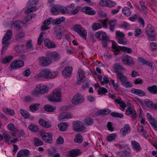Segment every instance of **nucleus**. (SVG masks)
Segmentation results:
<instances>
[{
    "mask_svg": "<svg viewBox=\"0 0 157 157\" xmlns=\"http://www.w3.org/2000/svg\"><path fill=\"white\" fill-rule=\"evenodd\" d=\"M48 100L52 102H59L62 99L60 90L59 88L54 89L52 93L47 97Z\"/></svg>",
    "mask_w": 157,
    "mask_h": 157,
    "instance_id": "f257e3e1",
    "label": "nucleus"
},
{
    "mask_svg": "<svg viewBox=\"0 0 157 157\" xmlns=\"http://www.w3.org/2000/svg\"><path fill=\"white\" fill-rule=\"evenodd\" d=\"M58 74V72L51 69H43L40 73V78L50 79L56 78Z\"/></svg>",
    "mask_w": 157,
    "mask_h": 157,
    "instance_id": "f03ea898",
    "label": "nucleus"
},
{
    "mask_svg": "<svg viewBox=\"0 0 157 157\" xmlns=\"http://www.w3.org/2000/svg\"><path fill=\"white\" fill-rule=\"evenodd\" d=\"M12 36V31L11 30H8L7 31L4 37H3L2 42L3 45L1 51V54L3 55L5 52L7 48L10 45L9 42L11 39Z\"/></svg>",
    "mask_w": 157,
    "mask_h": 157,
    "instance_id": "7ed1b4c3",
    "label": "nucleus"
},
{
    "mask_svg": "<svg viewBox=\"0 0 157 157\" xmlns=\"http://www.w3.org/2000/svg\"><path fill=\"white\" fill-rule=\"evenodd\" d=\"M73 30L83 39L86 40L87 35V30L80 25H75L73 27Z\"/></svg>",
    "mask_w": 157,
    "mask_h": 157,
    "instance_id": "20e7f679",
    "label": "nucleus"
},
{
    "mask_svg": "<svg viewBox=\"0 0 157 157\" xmlns=\"http://www.w3.org/2000/svg\"><path fill=\"white\" fill-rule=\"evenodd\" d=\"M112 48L115 52V54L116 55H117L119 54L120 50L128 53H130L132 52L131 48L124 46H118L116 44H113Z\"/></svg>",
    "mask_w": 157,
    "mask_h": 157,
    "instance_id": "39448f33",
    "label": "nucleus"
},
{
    "mask_svg": "<svg viewBox=\"0 0 157 157\" xmlns=\"http://www.w3.org/2000/svg\"><path fill=\"white\" fill-rule=\"evenodd\" d=\"M108 21V19H106L103 20L99 21V23H94L92 26V29L94 31H96L101 28L102 27L105 29H107V23Z\"/></svg>",
    "mask_w": 157,
    "mask_h": 157,
    "instance_id": "423d86ee",
    "label": "nucleus"
},
{
    "mask_svg": "<svg viewBox=\"0 0 157 157\" xmlns=\"http://www.w3.org/2000/svg\"><path fill=\"white\" fill-rule=\"evenodd\" d=\"M73 129L75 132H80L85 128L83 123L79 121H75L72 123Z\"/></svg>",
    "mask_w": 157,
    "mask_h": 157,
    "instance_id": "0eeeda50",
    "label": "nucleus"
},
{
    "mask_svg": "<svg viewBox=\"0 0 157 157\" xmlns=\"http://www.w3.org/2000/svg\"><path fill=\"white\" fill-rule=\"evenodd\" d=\"M84 97L81 94L77 93L75 95L71 100V103L74 105H78L84 102Z\"/></svg>",
    "mask_w": 157,
    "mask_h": 157,
    "instance_id": "6e6552de",
    "label": "nucleus"
},
{
    "mask_svg": "<svg viewBox=\"0 0 157 157\" xmlns=\"http://www.w3.org/2000/svg\"><path fill=\"white\" fill-rule=\"evenodd\" d=\"M50 11L52 14L54 15H58L60 13L63 14V12H64L63 6L59 5H53L51 8Z\"/></svg>",
    "mask_w": 157,
    "mask_h": 157,
    "instance_id": "1a4fd4ad",
    "label": "nucleus"
},
{
    "mask_svg": "<svg viewBox=\"0 0 157 157\" xmlns=\"http://www.w3.org/2000/svg\"><path fill=\"white\" fill-rule=\"evenodd\" d=\"M46 56L51 58L52 61L53 62L58 61L60 59L59 54L56 52L48 51L46 53Z\"/></svg>",
    "mask_w": 157,
    "mask_h": 157,
    "instance_id": "9d476101",
    "label": "nucleus"
},
{
    "mask_svg": "<svg viewBox=\"0 0 157 157\" xmlns=\"http://www.w3.org/2000/svg\"><path fill=\"white\" fill-rule=\"evenodd\" d=\"M77 78L76 84H80L85 81V75L82 69H78L77 72Z\"/></svg>",
    "mask_w": 157,
    "mask_h": 157,
    "instance_id": "9b49d317",
    "label": "nucleus"
},
{
    "mask_svg": "<svg viewBox=\"0 0 157 157\" xmlns=\"http://www.w3.org/2000/svg\"><path fill=\"white\" fill-rule=\"evenodd\" d=\"M41 136L42 140L45 142L51 143L52 141V134L51 132H42L41 133Z\"/></svg>",
    "mask_w": 157,
    "mask_h": 157,
    "instance_id": "f8f14e48",
    "label": "nucleus"
},
{
    "mask_svg": "<svg viewBox=\"0 0 157 157\" xmlns=\"http://www.w3.org/2000/svg\"><path fill=\"white\" fill-rule=\"evenodd\" d=\"M122 61L124 64L129 65H132L134 63L133 60L132 58L126 54L122 55Z\"/></svg>",
    "mask_w": 157,
    "mask_h": 157,
    "instance_id": "ddd939ff",
    "label": "nucleus"
},
{
    "mask_svg": "<svg viewBox=\"0 0 157 157\" xmlns=\"http://www.w3.org/2000/svg\"><path fill=\"white\" fill-rule=\"evenodd\" d=\"M24 65V63L21 60H16L12 62L10 64V67L11 69L15 68H19L22 67Z\"/></svg>",
    "mask_w": 157,
    "mask_h": 157,
    "instance_id": "4468645a",
    "label": "nucleus"
},
{
    "mask_svg": "<svg viewBox=\"0 0 157 157\" xmlns=\"http://www.w3.org/2000/svg\"><path fill=\"white\" fill-rule=\"evenodd\" d=\"M52 19V18L50 17L45 20L41 27V30L42 31H44L49 29L50 28L48 26L51 24Z\"/></svg>",
    "mask_w": 157,
    "mask_h": 157,
    "instance_id": "2eb2a0df",
    "label": "nucleus"
},
{
    "mask_svg": "<svg viewBox=\"0 0 157 157\" xmlns=\"http://www.w3.org/2000/svg\"><path fill=\"white\" fill-rule=\"evenodd\" d=\"M95 36L99 40H109V38L107 36L106 33L102 31L97 32L95 34Z\"/></svg>",
    "mask_w": 157,
    "mask_h": 157,
    "instance_id": "dca6fc26",
    "label": "nucleus"
},
{
    "mask_svg": "<svg viewBox=\"0 0 157 157\" xmlns=\"http://www.w3.org/2000/svg\"><path fill=\"white\" fill-rule=\"evenodd\" d=\"M131 131V128L128 124H125L124 127L121 129L120 131L121 134L123 136H125L127 134L129 133Z\"/></svg>",
    "mask_w": 157,
    "mask_h": 157,
    "instance_id": "f3484780",
    "label": "nucleus"
},
{
    "mask_svg": "<svg viewBox=\"0 0 157 157\" xmlns=\"http://www.w3.org/2000/svg\"><path fill=\"white\" fill-rule=\"evenodd\" d=\"M44 45L49 48H53L56 47V45L52 41L46 38L44 40Z\"/></svg>",
    "mask_w": 157,
    "mask_h": 157,
    "instance_id": "a211bd4d",
    "label": "nucleus"
},
{
    "mask_svg": "<svg viewBox=\"0 0 157 157\" xmlns=\"http://www.w3.org/2000/svg\"><path fill=\"white\" fill-rule=\"evenodd\" d=\"M30 153V151L27 149L20 150L17 154V157H24L28 156Z\"/></svg>",
    "mask_w": 157,
    "mask_h": 157,
    "instance_id": "6ab92c4d",
    "label": "nucleus"
},
{
    "mask_svg": "<svg viewBox=\"0 0 157 157\" xmlns=\"http://www.w3.org/2000/svg\"><path fill=\"white\" fill-rule=\"evenodd\" d=\"M82 11L84 13L90 15H94L96 13L95 11L89 6H85L82 9Z\"/></svg>",
    "mask_w": 157,
    "mask_h": 157,
    "instance_id": "aec40b11",
    "label": "nucleus"
},
{
    "mask_svg": "<svg viewBox=\"0 0 157 157\" xmlns=\"http://www.w3.org/2000/svg\"><path fill=\"white\" fill-rule=\"evenodd\" d=\"M54 32L57 38L61 39L63 33V28L59 27H56L55 29Z\"/></svg>",
    "mask_w": 157,
    "mask_h": 157,
    "instance_id": "412c9836",
    "label": "nucleus"
},
{
    "mask_svg": "<svg viewBox=\"0 0 157 157\" xmlns=\"http://www.w3.org/2000/svg\"><path fill=\"white\" fill-rule=\"evenodd\" d=\"M108 23L110 25L109 29L110 31L112 32L114 31L117 24L116 19H113L109 20Z\"/></svg>",
    "mask_w": 157,
    "mask_h": 157,
    "instance_id": "4be33fe9",
    "label": "nucleus"
},
{
    "mask_svg": "<svg viewBox=\"0 0 157 157\" xmlns=\"http://www.w3.org/2000/svg\"><path fill=\"white\" fill-rule=\"evenodd\" d=\"M130 92L132 94L137 95L140 97L144 96L146 95L145 92L140 89L133 88L131 90Z\"/></svg>",
    "mask_w": 157,
    "mask_h": 157,
    "instance_id": "5701e85b",
    "label": "nucleus"
},
{
    "mask_svg": "<svg viewBox=\"0 0 157 157\" xmlns=\"http://www.w3.org/2000/svg\"><path fill=\"white\" fill-rule=\"evenodd\" d=\"M52 63V59L49 57H42L41 58V65L42 66H47Z\"/></svg>",
    "mask_w": 157,
    "mask_h": 157,
    "instance_id": "b1692460",
    "label": "nucleus"
},
{
    "mask_svg": "<svg viewBox=\"0 0 157 157\" xmlns=\"http://www.w3.org/2000/svg\"><path fill=\"white\" fill-rule=\"evenodd\" d=\"M114 101L117 103L120 106L121 108V109L124 111L125 110V108L127 106V105L125 102L123 101L121 98H119L114 100Z\"/></svg>",
    "mask_w": 157,
    "mask_h": 157,
    "instance_id": "393cba45",
    "label": "nucleus"
},
{
    "mask_svg": "<svg viewBox=\"0 0 157 157\" xmlns=\"http://www.w3.org/2000/svg\"><path fill=\"white\" fill-rule=\"evenodd\" d=\"M80 153V151L78 149H73L70 151L66 156L67 157H75Z\"/></svg>",
    "mask_w": 157,
    "mask_h": 157,
    "instance_id": "a878e982",
    "label": "nucleus"
},
{
    "mask_svg": "<svg viewBox=\"0 0 157 157\" xmlns=\"http://www.w3.org/2000/svg\"><path fill=\"white\" fill-rule=\"evenodd\" d=\"M98 76L101 85L107 84L109 83V79L107 77L105 76L102 77L101 75H98Z\"/></svg>",
    "mask_w": 157,
    "mask_h": 157,
    "instance_id": "bb28decb",
    "label": "nucleus"
},
{
    "mask_svg": "<svg viewBox=\"0 0 157 157\" xmlns=\"http://www.w3.org/2000/svg\"><path fill=\"white\" fill-rule=\"evenodd\" d=\"M145 31L146 35L150 34H155V33L154 27L150 24L147 25Z\"/></svg>",
    "mask_w": 157,
    "mask_h": 157,
    "instance_id": "cd10ccee",
    "label": "nucleus"
},
{
    "mask_svg": "<svg viewBox=\"0 0 157 157\" xmlns=\"http://www.w3.org/2000/svg\"><path fill=\"white\" fill-rule=\"evenodd\" d=\"M131 145L133 150L137 152H139L141 149L140 144L135 141H131Z\"/></svg>",
    "mask_w": 157,
    "mask_h": 157,
    "instance_id": "c85d7f7f",
    "label": "nucleus"
},
{
    "mask_svg": "<svg viewBox=\"0 0 157 157\" xmlns=\"http://www.w3.org/2000/svg\"><path fill=\"white\" fill-rule=\"evenodd\" d=\"M69 124L66 122H61L58 125V127L60 131H64L68 128Z\"/></svg>",
    "mask_w": 157,
    "mask_h": 157,
    "instance_id": "c756f323",
    "label": "nucleus"
},
{
    "mask_svg": "<svg viewBox=\"0 0 157 157\" xmlns=\"http://www.w3.org/2000/svg\"><path fill=\"white\" fill-rule=\"evenodd\" d=\"M72 74V69H64L62 71V75L65 78L71 77Z\"/></svg>",
    "mask_w": 157,
    "mask_h": 157,
    "instance_id": "7c9ffc66",
    "label": "nucleus"
},
{
    "mask_svg": "<svg viewBox=\"0 0 157 157\" xmlns=\"http://www.w3.org/2000/svg\"><path fill=\"white\" fill-rule=\"evenodd\" d=\"M40 125L46 128H48L52 126L51 122L49 121H46L41 119H40Z\"/></svg>",
    "mask_w": 157,
    "mask_h": 157,
    "instance_id": "2f4dec72",
    "label": "nucleus"
},
{
    "mask_svg": "<svg viewBox=\"0 0 157 157\" xmlns=\"http://www.w3.org/2000/svg\"><path fill=\"white\" fill-rule=\"evenodd\" d=\"M49 90L48 87L43 84H40V94H44L47 93Z\"/></svg>",
    "mask_w": 157,
    "mask_h": 157,
    "instance_id": "473e14b6",
    "label": "nucleus"
},
{
    "mask_svg": "<svg viewBox=\"0 0 157 157\" xmlns=\"http://www.w3.org/2000/svg\"><path fill=\"white\" fill-rule=\"evenodd\" d=\"M126 114L127 115L131 114L132 117L133 118L136 117V113L134 109L130 107L128 108L126 111Z\"/></svg>",
    "mask_w": 157,
    "mask_h": 157,
    "instance_id": "72a5a7b5",
    "label": "nucleus"
},
{
    "mask_svg": "<svg viewBox=\"0 0 157 157\" xmlns=\"http://www.w3.org/2000/svg\"><path fill=\"white\" fill-rule=\"evenodd\" d=\"M116 71H114L116 75L117 76L119 79L122 83L124 81H125L127 79V78L124 75L121 73L117 71V69H116Z\"/></svg>",
    "mask_w": 157,
    "mask_h": 157,
    "instance_id": "f704fd0d",
    "label": "nucleus"
},
{
    "mask_svg": "<svg viewBox=\"0 0 157 157\" xmlns=\"http://www.w3.org/2000/svg\"><path fill=\"white\" fill-rule=\"evenodd\" d=\"M75 6V4L74 3H72L67 6L65 7L63 6V9L64 11V12H63V14L66 13L67 12L69 13L74 8Z\"/></svg>",
    "mask_w": 157,
    "mask_h": 157,
    "instance_id": "c9c22d12",
    "label": "nucleus"
},
{
    "mask_svg": "<svg viewBox=\"0 0 157 157\" xmlns=\"http://www.w3.org/2000/svg\"><path fill=\"white\" fill-rule=\"evenodd\" d=\"M33 45L32 44V40H29L26 43L25 48L24 49V52L28 51L33 50Z\"/></svg>",
    "mask_w": 157,
    "mask_h": 157,
    "instance_id": "e433bc0d",
    "label": "nucleus"
},
{
    "mask_svg": "<svg viewBox=\"0 0 157 157\" xmlns=\"http://www.w3.org/2000/svg\"><path fill=\"white\" fill-rule=\"evenodd\" d=\"M20 112L21 116L25 119H27L29 118L30 114L28 111L23 109H21Z\"/></svg>",
    "mask_w": 157,
    "mask_h": 157,
    "instance_id": "4c0bfd02",
    "label": "nucleus"
},
{
    "mask_svg": "<svg viewBox=\"0 0 157 157\" xmlns=\"http://www.w3.org/2000/svg\"><path fill=\"white\" fill-rule=\"evenodd\" d=\"M2 112L6 114L12 116L15 114V112L13 110L9 109L7 108H4L2 109Z\"/></svg>",
    "mask_w": 157,
    "mask_h": 157,
    "instance_id": "58836bf2",
    "label": "nucleus"
},
{
    "mask_svg": "<svg viewBox=\"0 0 157 157\" xmlns=\"http://www.w3.org/2000/svg\"><path fill=\"white\" fill-rule=\"evenodd\" d=\"M44 108L45 110L48 112H53L56 109V107L49 105H45Z\"/></svg>",
    "mask_w": 157,
    "mask_h": 157,
    "instance_id": "ea45409f",
    "label": "nucleus"
},
{
    "mask_svg": "<svg viewBox=\"0 0 157 157\" xmlns=\"http://www.w3.org/2000/svg\"><path fill=\"white\" fill-rule=\"evenodd\" d=\"M122 13L125 16H129L131 14L132 12L130 8L125 7L122 9Z\"/></svg>",
    "mask_w": 157,
    "mask_h": 157,
    "instance_id": "a19ab883",
    "label": "nucleus"
},
{
    "mask_svg": "<svg viewBox=\"0 0 157 157\" xmlns=\"http://www.w3.org/2000/svg\"><path fill=\"white\" fill-rule=\"evenodd\" d=\"M84 122L86 125L90 126L93 124L94 123V120L92 118L86 117L85 118Z\"/></svg>",
    "mask_w": 157,
    "mask_h": 157,
    "instance_id": "79ce46f5",
    "label": "nucleus"
},
{
    "mask_svg": "<svg viewBox=\"0 0 157 157\" xmlns=\"http://www.w3.org/2000/svg\"><path fill=\"white\" fill-rule=\"evenodd\" d=\"M65 20V18L63 17L54 20L52 21V23L53 25H59L64 21Z\"/></svg>",
    "mask_w": 157,
    "mask_h": 157,
    "instance_id": "37998d69",
    "label": "nucleus"
},
{
    "mask_svg": "<svg viewBox=\"0 0 157 157\" xmlns=\"http://www.w3.org/2000/svg\"><path fill=\"white\" fill-rule=\"evenodd\" d=\"M31 94L36 97L39 96V84L37 85L36 88L31 91Z\"/></svg>",
    "mask_w": 157,
    "mask_h": 157,
    "instance_id": "c03bdc74",
    "label": "nucleus"
},
{
    "mask_svg": "<svg viewBox=\"0 0 157 157\" xmlns=\"http://www.w3.org/2000/svg\"><path fill=\"white\" fill-rule=\"evenodd\" d=\"M23 23L19 21H16L13 22L12 25L17 29H20Z\"/></svg>",
    "mask_w": 157,
    "mask_h": 157,
    "instance_id": "a18cd8bd",
    "label": "nucleus"
},
{
    "mask_svg": "<svg viewBox=\"0 0 157 157\" xmlns=\"http://www.w3.org/2000/svg\"><path fill=\"white\" fill-rule=\"evenodd\" d=\"M29 129L31 131L36 132L38 131V127L33 124H31L28 127Z\"/></svg>",
    "mask_w": 157,
    "mask_h": 157,
    "instance_id": "49530a36",
    "label": "nucleus"
},
{
    "mask_svg": "<svg viewBox=\"0 0 157 157\" xmlns=\"http://www.w3.org/2000/svg\"><path fill=\"white\" fill-rule=\"evenodd\" d=\"M39 105V104H34L31 105L29 106V109L31 112H34L38 109V108L37 106Z\"/></svg>",
    "mask_w": 157,
    "mask_h": 157,
    "instance_id": "de8ad7c7",
    "label": "nucleus"
},
{
    "mask_svg": "<svg viewBox=\"0 0 157 157\" xmlns=\"http://www.w3.org/2000/svg\"><path fill=\"white\" fill-rule=\"evenodd\" d=\"M117 134L112 133L108 136L106 138V140L108 142H111L114 140L117 137Z\"/></svg>",
    "mask_w": 157,
    "mask_h": 157,
    "instance_id": "09e8293b",
    "label": "nucleus"
},
{
    "mask_svg": "<svg viewBox=\"0 0 157 157\" xmlns=\"http://www.w3.org/2000/svg\"><path fill=\"white\" fill-rule=\"evenodd\" d=\"M144 102L147 107L150 108L153 107L154 108V105L153 103L150 99H146L144 100Z\"/></svg>",
    "mask_w": 157,
    "mask_h": 157,
    "instance_id": "8fccbe9b",
    "label": "nucleus"
},
{
    "mask_svg": "<svg viewBox=\"0 0 157 157\" xmlns=\"http://www.w3.org/2000/svg\"><path fill=\"white\" fill-rule=\"evenodd\" d=\"M147 90L152 94H155L157 93V87L155 85L148 87Z\"/></svg>",
    "mask_w": 157,
    "mask_h": 157,
    "instance_id": "3c124183",
    "label": "nucleus"
},
{
    "mask_svg": "<svg viewBox=\"0 0 157 157\" xmlns=\"http://www.w3.org/2000/svg\"><path fill=\"white\" fill-rule=\"evenodd\" d=\"M114 145L120 149H122L128 147V145L125 144L124 142H121L119 143L114 144Z\"/></svg>",
    "mask_w": 157,
    "mask_h": 157,
    "instance_id": "603ef678",
    "label": "nucleus"
},
{
    "mask_svg": "<svg viewBox=\"0 0 157 157\" xmlns=\"http://www.w3.org/2000/svg\"><path fill=\"white\" fill-rule=\"evenodd\" d=\"M149 122L155 130L157 131V119L154 118Z\"/></svg>",
    "mask_w": 157,
    "mask_h": 157,
    "instance_id": "864d4df0",
    "label": "nucleus"
},
{
    "mask_svg": "<svg viewBox=\"0 0 157 157\" xmlns=\"http://www.w3.org/2000/svg\"><path fill=\"white\" fill-rule=\"evenodd\" d=\"M13 58V56L12 55L8 56L2 59V62L4 64H6L10 62Z\"/></svg>",
    "mask_w": 157,
    "mask_h": 157,
    "instance_id": "5fc2aeb1",
    "label": "nucleus"
},
{
    "mask_svg": "<svg viewBox=\"0 0 157 157\" xmlns=\"http://www.w3.org/2000/svg\"><path fill=\"white\" fill-rule=\"evenodd\" d=\"M2 138L6 142L8 143L10 142L11 138L10 136L8 134L4 133L2 134Z\"/></svg>",
    "mask_w": 157,
    "mask_h": 157,
    "instance_id": "6e6d98bb",
    "label": "nucleus"
},
{
    "mask_svg": "<svg viewBox=\"0 0 157 157\" xmlns=\"http://www.w3.org/2000/svg\"><path fill=\"white\" fill-rule=\"evenodd\" d=\"M111 110L108 109L102 110L98 111L97 113V115H105L109 113Z\"/></svg>",
    "mask_w": 157,
    "mask_h": 157,
    "instance_id": "4d7b16f0",
    "label": "nucleus"
},
{
    "mask_svg": "<svg viewBox=\"0 0 157 157\" xmlns=\"http://www.w3.org/2000/svg\"><path fill=\"white\" fill-rule=\"evenodd\" d=\"M107 90L105 88L101 87L98 89V93L100 95L105 94L107 92Z\"/></svg>",
    "mask_w": 157,
    "mask_h": 157,
    "instance_id": "13d9d810",
    "label": "nucleus"
},
{
    "mask_svg": "<svg viewBox=\"0 0 157 157\" xmlns=\"http://www.w3.org/2000/svg\"><path fill=\"white\" fill-rule=\"evenodd\" d=\"M82 138L81 135L78 134L75 138V142L78 143H81L82 141Z\"/></svg>",
    "mask_w": 157,
    "mask_h": 157,
    "instance_id": "bf43d9fd",
    "label": "nucleus"
},
{
    "mask_svg": "<svg viewBox=\"0 0 157 157\" xmlns=\"http://www.w3.org/2000/svg\"><path fill=\"white\" fill-rule=\"evenodd\" d=\"M110 115L113 117H117L120 118H123L124 116L123 114L122 113H120L115 112H113L111 113H110Z\"/></svg>",
    "mask_w": 157,
    "mask_h": 157,
    "instance_id": "052dcab7",
    "label": "nucleus"
},
{
    "mask_svg": "<svg viewBox=\"0 0 157 157\" xmlns=\"http://www.w3.org/2000/svg\"><path fill=\"white\" fill-rule=\"evenodd\" d=\"M33 100V97L29 95L25 96L24 97V100L25 102H32Z\"/></svg>",
    "mask_w": 157,
    "mask_h": 157,
    "instance_id": "680f3d73",
    "label": "nucleus"
},
{
    "mask_svg": "<svg viewBox=\"0 0 157 157\" xmlns=\"http://www.w3.org/2000/svg\"><path fill=\"white\" fill-rule=\"evenodd\" d=\"M7 128L9 131L13 132L16 131V128L12 123L9 124L7 125Z\"/></svg>",
    "mask_w": 157,
    "mask_h": 157,
    "instance_id": "e2e57ef3",
    "label": "nucleus"
},
{
    "mask_svg": "<svg viewBox=\"0 0 157 157\" xmlns=\"http://www.w3.org/2000/svg\"><path fill=\"white\" fill-rule=\"evenodd\" d=\"M81 9V7L80 6H77L75 9L71 10L69 13L72 15H75Z\"/></svg>",
    "mask_w": 157,
    "mask_h": 157,
    "instance_id": "0e129e2a",
    "label": "nucleus"
},
{
    "mask_svg": "<svg viewBox=\"0 0 157 157\" xmlns=\"http://www.w3.org/2000/svg\"><path fill=\"white\" fill-rule=\"evenodd\" d=\"M36 7H32L27 9L25 11V13L26 14L30 13L33 12L36 10Z\"/></svg>",
    "mask_w": 157,
    "mask_h": 157,
    "instance_id": "69168bd1",
    "label": "nucleus"
},
{
    "mask_svg": "<svg viewBox=\"0 0 157 157\" xmlns=\"http://www.w3.org/2000/svg\"><path fill=\"white\" fill-rule=\"evenodd\" d=\"M148 37V39L149 40L151 41H154L156 39L155 36L156 35L155 33V34H150L146 35Z\"/></svg>",
    "mask_w": 157,
    "mask_h": 157,
    "instance_id": "338daca9",
    "label": "nucleus"
},
{
    "mask_svg": "<svg viewBox=\"0 0 157 157\" xmlns=\"http://www.w3.org/2000/svg\"><path fill=\"white\" fill-rule=\"evenodd\" d=\"M122 85L126 87H131L132 86V82L129 81H124L122 83Z\"/></svg>",
    "mask_w": 157,
    "mask_h": 157,
    "instance_id": "774afa93",
    "label": "nucleus"
}]
</instances>
